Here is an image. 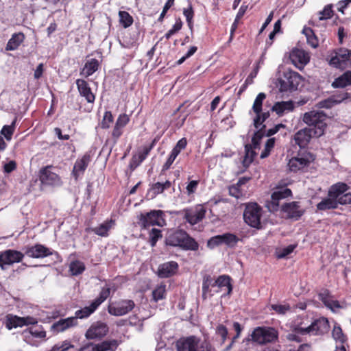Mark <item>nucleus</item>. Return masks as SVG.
<instances>
[{
  "label": "nucleus",
  "mask_w": 351,
  "mask_h": 351,
  "mask_svg": "<svg viewBox=\"0 0 351 351\" xmlns=\"http://www.w3.org/2000/svg\"><path fill=\"white\" fill-rule=\"evenodd\" d=\"M350 186L345 182H339L332 184L328 190V197L324 198L317 204L319 210L336 209L339 204H351V193L347 192Z\"/></svg>",
  "instance_id": "f257e3e1"
},
{
  "label": "nucleus",
  "mask_w": 351,
  "mask_h": 351,
  "mask_svg": "<svg viewBox=\"0 0 351 351\" xmlns=\"http://www.w3.org/2000/svg\"><path fill=\"white\" fill-rule=\"evenodd\" d=\"M165 244L172 247H179L184 250L197 251L199 244L186 231L178 230L166 237Z\"/></svg>",
  "instance_id": "f03ea898"
},
{
  "label": "nucleus",
  "mask_w": 351,
  "mask_h": 351,
  "mask_svg": "<svg viewBox=\"0 0 351 351\" xmlns=\"http://www.w3.org/2000/svg\"><path fill=\"white\" fill-rule=\"evenodd\" d=\"M326 114L322 111L312 110L304 114L302 121L308 125V129L314 134V136L320 137L326 128Z\"/></svg>",
  "instance_id": "7ed1b4c3"
},
{
  "label": "nucleus",
  "mask_w": 351,
  "mask_h": 351,
  "mask_svg": "<svg viewBox=\"0 0 351 351\" xmlns=\"http://www.w3.org/2000/svg\"><path fill=\"white\" fill-rule=\"evenodd\" d=\"M278 339V332L274 327L258 326L254 328L246 341H252L257 345L264 346L275 343Z\"/></svg>",
  "instance_id": "20e7f679"
},
{
  "label": "nucleus",
  "mask_w": 351,
  "mask_h": 351,
  "mask_svg": "<svg viewBox=\"0 0 351 351\" xmlns=\"http://www.w3.org/2000/svg\"><path fill=\"white\" fill-rule=\"evenodd\" d=\"M177 351H215L211 344L206 341H201L195 336L180 339L176 343Z\"/></svg>",
  "instance_id": "39448f33"
},
{
  "label": "nucleus",
  "mask_w": 351,
  "mask_h": 351,
  "mask_svg": "<svg viewBox=\"0 0 351 351\" xmlns=\"http://www.w3.org/2000/svg\"><path fill=\"white\" fill-rule=\"evenodd\" d=\"M262 216V208L256 202H250L245 204L243 212L245 222L256 229L262 228L261 218Z\"/></svg>",
  "instance_id": "423d86ee"
},
{
  "label": "nucleus",
  "mask_w": 351,
  "mask_h": 351,
  "mask_svg": "<svg viewBox=\"0 0 351 351\" xmlns=\"http://www.w3.org/2000/svg\"><path fill=\"white\" fill-rule=\"evenodd\" d=\"M315 159V155L308 151H300L295 157H292L288 163L289 170L298 172L303 170L313 162Z\"/></svg>",
  "instance_id": "0eeeda50"
},
{
  "label": "nucleus",
  "mask_w": 351,
  "mask_h": 351,
  "mask_svg": "<svg viewBox=\"0 0 351 351\" xmlns=\"http://www.w3.org/2000/svg\"><path fill=\"white\" fill-rule=\"evenodd\" d=\"M163 214L161 210H152L146 213H141L138 223L142 229H147L154 226H162Z\"/></svg>",
  "instance_id": "6e6552de"
},
{
  "label": "nucleus",
  "mask_w": 351,
  "mask_h": 351,
  "mask_svg": "<svg viewBox=\"0 0 351 351\" xmlns=\"http://www.w3.org/2000/svg\"><path fill=\"white\" fill-rule=\"evenodd\" d=\"M329 64L335 68L344 69L351 65V50L339 48L330 55Z\"/></svg>",
  "instance_id": "1a4fd4ad"
},
{
  "label": "nucleus",
  "mask_w": 351,
  "mask_h": 351,
  "mask_svg": "<svg viewBox=\"0 0 351 351\" xmlns=\"http://www.w3.org/2000/svg\"><path fill=\"white\" fill-rule=\"evenodd\" d=\"M329 328L328 321L325 317H319L314 320L310 325L304 323V326H298L295 331L300 332L302 335L313 332L315 335H322L328 331Z\"/></svg>",
  "instance_id": "9d476101"
},
{
  "label": "nucleus",
  "mask_w": 351,
  "mask_h": 351,
  "mask_svg": "<svg viewBox=\"0 0 351 351\" xmlns=\"http://www.w3.org/2000/svg\"><path fill=\"white\" fill-rule=\"evenodd\" d=\"M301 75L293 71L288 70L284 73L283 78L279 80L280 92L296 90L301 82Z\"/></svg>",
  "instance_id": "9b49d317"
},
{
  "label": "nucleus",
  "mask_w": 351,
  "mask_h": 351,
  "mask_svg": "<svg viewBox=\"0 0 351 351\" xmlns=\"http://www.w3.org/2000/svg\"><path fill=\"white\" fill-rule=\"evenodd\" d=\"M53 168L52 165H47L40 169L39 180L43 185L58 186L62 184L61 177L52 171Z\"/></svg>",
  "instance_id": "f8f14e48"
},
{
  "label": "nucleus",
  "mask_w": 351,
  "mask_h": 351,
  "mask_svg": "<svg viewBox=\"0 0 351 351\" xmlns=\"http://www.w3.org/2000/svg\"><path fill=\"white\" fill-rule=\"evenodd\" d=\"M135 306V303L132 300H121L119 302L109 304L108 312L111 315L123 316L131 312Z\"/></svg>",
  "instance_id": "ddd939ff"
},
{
  "label": "nucleus",
  "mask_w": 351,
  "mask_h": 351,
  "mask_svg": "<svg viewBox=\"0 0 351 351\" xmlns=\"http://www.w3.org/2000/svg\"><path fill=\"white\" fill-rule=\"evenodd\" d=\"M25 252L22 253L16 250H6L0 253V267L2 270L6 269V265L22 262Z\"/></svg>",
  "instance_id": "4468645a"
},
{
  "label": "nucleus",
  "mask_w": 351,
  "mask_h": 351,
  "mask_svg": "<svg viewBox=\"0 0 351 351\" xmlns=\"http://www.w3.org/2000/svg\"><path fill=\"white\" fill-rule=\"evenodd\" d=\"M109 332L107 324L97 321L90 325L85 333V337L88 340H101L105 337Z\"/></svg>",
  "instance_id": "2eb2a0df"
},
{
  "label": "nucleus",
  "mask_w": 351,
  "mask_h": 351,
  "mask_svg": "<svg viewBox=\"0 0 351 351\" xmlns=\"http://www.w3.org/2000/svg\"><path fill=\"white\" fill-rule=\"evenodd\" d=\"M292 196V191L288 188H277L271 195V201L267 202V207L271 212L279 210V201Z\"/></svg>",
  "instance_id": "dca6fc26"
},
{
  "label": "nucleus",
  "mask_w": 351,
  "mask_h": 351,
  "mask_svg": "<svg viewBox=\"0 0 351 351\" xmlns=\"http://www.w3.org/2000/svg\"><path fill=\"white\" fill-rule=\"evenodd\" d=\"M184 219L191 225H195L204 219L206 210L202 204H197L194 208L184 210Z\"/></svg>",
  "instance_id": "f3484780"
},
{
  "label": "nucleus",
  "mask_w": 351,
  "mask_h": 351,
  "mask_svg": "<svg viewBox=\"0 0 351 351\" xmlns=\"http://www.w3.org/2000/svg\"><path fill=\"white\" fill-rule=\"evenodd\" d=\"M78 324V321L75 320V317L61 318L51 324L50 330L53 334L57 335L77 326Z\"/></svg>",
  "instance_id": "a211bd4d"
},
{
  "label": "nucleus",
  "mask_w": 351,
  "mask_h": 351,
  "mask_svg": "<svg viewBox=\"0 0 351 351\" xmlns=\"http://www.w3.org/2000/svg\"><path fill=\"white\" fill-rule=\"evenodd\" d=\"M51 249L42 244H35L25 248V255L33 258H43L52 255Z\"/></svg>",
  "instance_id": "6ab92c4d"
},
{
  "label": "nucleus",
  "mask_w": 351,
  "mask_h": 351,
  "mask_svg": "<svg viewBox=\"0 0 351 351\" xmlns=\"http://www.w3.org/2000/svg\"><path fill=\"white\" fill-rule=\"evenodd\" d=\"M213 282H215V277L209 274L203 276L202 287L203 300L211 298L215 294L218 293V291H216L217 285Z\"/></svg>",
  "instance_id": "aec40b11"
},
{
  "label": "nucleus",
  "mask_w": 351,
  "mask_h": 351,
  "mask_svg": "<svg viewBox=\"0 0 351 351\" xmlns=\"http://www.w3.org/2000/svg\"><path fill=\"white\" fill-rule=\"evenodd\" d=\"M215 285H217L216 291L218 293L224 291L221 297L230 296L232 294L233 286L232 284V278L228 275H220L217 278H215Z\"/></svg>",
  "instance_id": "412c9836"
},
{
  "label": "nucleus",
  "mask_w": 351,
  "mask_h": 351,
  "mask_svg": "<svg viewBox=\"0 0 351 351\" xmlns=\"http://www.w3.org/2000/svg\"><path fill=\"white\" fill-rule=\"evenodd\" d=\"M281 211L286 214L287 219L295 220H298L304 213V210L300 208L298 202H291L282 204Z\"/></svg>",
  "instance_id": "4be33fe9"
},
{
  "label": "nucleus",
  "mask_w": 351,
  "mask_h": 351,
  "mask_svg": "<svg viewBox=\"0 0 351 351\" xmlns=\"http://www.w3.org/2000/svg\"><path fill=\"white\" fill-rule=\"evenodd\" d=\"M90 161V152L85 153L80 158L77 159L72 170V175L75 180H78L80 175L84 174Z\"/></svg>",
  "instance_id": "5701e85b"
},
{
  "label": "nucleus",
  "mask_w": 351,
  "mask_h": 351,
  "mask_svg": "<svg viewBox=\"0 0 351 351\" xmlns=\"http://www.w3.org/2000/svg\"><path fill=\"white\" fill-rule=\"evenodd\" d=\"M75 83L80 95L84 97L88 103L93 104L95 100V95L92 92L88 83L82 79H77Z\"/></svg>",
  "instance_id": "b1692460"
},
{
  "label": "nucleus",
  "mask_w": 351,
  "mask_h": 351,
  "mask_svg": "<svg viewBox=\"0 0 351 351\" xmlns=\"http://www.w3.org/2000/svg\"><path fill=\"white\" fill-rule=\"evenodd\" d=\"M179 268V265L176 261H169L160 264L158 268V276L160 278H167L175 275Z\"/></svg>",
  "instance_id": "393cba45"
},
{
  "label": "nucleus",
  "mask_w": 351,
  "mask_h": 351,
  "mask_svg": "<svg viewBox=\"0 0 351 351\" xmlns=\"http://www.w3.org/2000/svg\"><path fill=\"white\" fill-rule=\"evenodd\" d=\"M290 60L297 66H304L310 60V56L307 52L303 49L298 48L293 49L290 53Z\"/></svg>",
  "instance_id": "a878e982"
},
{
  "label": "nucleus",
  "mask_w": 351,
  "mask_h": 351,
  "mask_svg": "<svg viewBox=\"0 0 351 351\" xmlns=\"http://www.w3.org/2000/svg\"><path fill=\"white\" fill-rule=\"evenodd\" d=\"M315 137L310 129L305 128L300 130L294 135V141L300 147L303 148L308 145L311 138Z\"/></svg>",
  "instance_id": "bb28decb"
},
{
  "label": "nucleus",
  "mask_w": 351,
  "mask_h": 351,
  "mask_svg": "<svg viewBox=\"0 0 351 351\" xmlns=\"http://www.w3.org/2000/svg\"><path fill=\"white\" fill-rule=\"evenodd\" d=\"M117 339L105 340L101 343L94 344L89 343L88 347L91 346V351H116L119 346Z\"/></svg>",
  "instance_id": "cd10ccee"
},
{
  "label": "nucleus",
  "mask_w": 351,
  "mask_h": 351,
  "mask_svg": "<svg viewBox=\"0 0 351 351\" xmlns=\"http://www.w3.org/2000/svg\"><path fill=\"white\" fill-rule=\"evenodd\" d=\"M172 183L169 180H166L165 182H157L149 185L147 195L149 196L151 199L155 198L158 195L170 189Z\"/></svg>",
  "instance_id": "c85d7f7f"
},
{
  "label": "nucleus",
  "mask_w": 351,
  "mask_h": 351,
  "mask_svg": "<svg viewBox=\"0 0 351 351\" xmlns=\"http://www.w3.org/2000/svg\"><path fill=\"white\" fill-rule=\"evenodd\" d=\"M114 223V221L112 219L105 221L104 223L100 224L99 226L95 228H86L85 231L86 232H93L95 234L106 237L109 235V231L112 228V225Z\"/></svg>",
  "instance_id": "c756f323"
},
{
  "label": "nucleus",
  "mask_w": 351,
  "mask_h": 351,
  "mask_svg": "<svg viewBox=\"0 0 351 351\" xmlns=\"http://www.w3.org/2000/svg\"><path fill=\"white\" fill-rule=\"evenodd\" d=\"M294 109V104L292 101L276 102L271 108L278 117H282L285 112H291Z\"/></svg>",
  "instance_id": "7c9ffc66"
},
{
  "label": "nucleus",
  "mask_w": 351,
  "mask_h": 351,
  "mask_svg": "<svg viewBox=\"0 0 351 351\" xmlns=\"http://www.w3.org/2000/svg\"><path fill=\"white\" fill-rule=\"evenodd\" d=\"M305 317H298L295 320L293 324L291 326L292 332L289 333L287 335V339L291 341H295L298 343H300L302 341V339L300 337L299 335H302L300 332H296L294 330L298 326H304Z\"/></svg>",
  "instance_id": "2f4dec72"
},
{
  "label": "nucleus",
  "mask_w": 351,
  "mask_h": 351,
  "mask_svg": "<svg viewBox=\"0 0 351 351\" xmlns=\"http://www.w3.org/2000/svg\"><path fill=\"white\" fill-rule=\"evenodd\" d=\"M25 38V36L23 32L14 33L8 40L5 47V50L14 51L17 49L21 44L24 41Z\"/></svg>",
  "instance_id": "473e14b6"
},
{
  "label": "nucleus",
  "mask_w": 351,
  "mask_h": 351,
  "mask_svg": "<svg viewBox=\"0 0 351 351\" xmlns=\"http://www.w3.org/2000/svg\"><path fill=\"white\" fill-rule=\"evenodd\" d=\"M351 85V71H347L336 78L332 83L335 88H343Z\"/></svg>",
  "instance_id": "72a5a7b5"
},
{
  "label": "nucleus",
  "mask_w": 351,
  "mask_h": 351,
  "mask_svg": "<svg viewBox=\"0 0 351 351\" xmlns=\"http://www.w3.org/2000/svg\"><path fill=\"white\" fill-rule=\"evenodd\" d=\"M23 321L21 317L9 313L5 317L4 324L7 329L12 330L18 327H23Z\"/></svg>",
  "instance_id": "f704fd0d"
},
{
  "label": "nucleus",
  "mask_w": 351,
  "mask_h": 351,
  "mask_svg": "<svg viewBox=\"0 0 351 351\" xmlns=\"http://www.w3.org/2000/svg\"><path fill=\"white\" fill-rule=\"evenodd\" d=\"M99 66V62L96 58H92L87 60L85 65L81 71V74L84 75L85 77H88L96 72Z\"/></svg>",
  "instance_id": "c9c22d12"
},
{
  "label": "nucleus",
  "mask_w": 351,
  "mask_h": 351,
  "mask_svg": "<svg viewBox=\"0 0 351 351\" xmlns=\"http://www.w3.org/2000/svg\"><path fill=\"white\" fill-rule=\"evenodd\" d=\"M332 336L336 341L341 343L340 345H346L348 348H350L348 343V337L343 332L342 328L339 325L334 326Z\"/></svg>",
  "instance_id": "e433bc0d"
},
{
  "label": "nucleus",
  "mask_w": 351,
  "mask_h": 351,
  "mask_svg": "<svg viewBox=\"0 0 351 351\" xmlns=\"http://www.w3.org/2000/svg\"><path fill=\"white\" fill-rule=\"evenodd\" d=\"M97 308V306L91 302L90 306H85L84 308L76 311L75 312V316H72V317H75V320H77V319L87 318L93 314Z\"/></svg>",
  "instance_id": "4c0bfd02"
},
{
  "label": "nucleus",
  "mask_w": 351,
  "mask_h": 351,
  "mask_svg": "<svg viewBox=\"0 0 351 351\" xmlns=\"http://www.w3.org/2000/svg\"><path fill=\"white\" fill-rule=\"evenodd\" d=\"M302 33L305 35L307 43L313 48L315 49L319 46V40L315 32L311 27H304Z\"/></svg>",
  "instance_id": "58836bf2"
},
{
  "label": "nucleus",
  "mask_w": 351,
  "mask_h": 351,
  "mask_svg": "<svg viewBox=\"0 0 351 351\" xmlns=\"http://www.w3.org/2000/svg\"><path fill=\"white\" fill-rule=\"evenodd\" d=\"M255 149L250 144L245 145V156L242 162L244 167H248L253 162L256 155Z\"/></svg>",
  "instance_id": "ea45409f"
},
{
  "label": "nucleus",
  "mask_w": 351,
  "mask_h": 351,
  "mask_svg": "<svg viewBox=\"0 0 351 351\" xmlns=\"http://www.w3.org/2000/svg\"><path fill=\"white\" fill-rule=\"evenodd\" d=\"M16 121L17 118L15 117L10 125H5L1 128L0 134L1 136L3 135L7 141L12 139V135L15 131Z\"/></svg>",
  "instance_id": "a19ab883"
},
{
  "label": "nucleus",
  "mask_w": 351,
  "mask_h": 351,
  "mask_svg": "<svg viewBox=\"0 0 351 351\" xmlns=\"http://www.w3.org/2000/svg\"><path fill=\"white\" fill-rule=\"evenodd\" d=\"M86 267L80 261H73L69 265V271L73 276H78L85 271Z\"/></svg>",
  "instance_id": "79ce46f5"
},
{
  "label": "nucleus",
  "mask_w": 351,
  "mask_h": 351,
  "mask_svg": "<svg viewBox=\"0 0 351 351\" xmlns=\"http://www.w3.org/2000/svg\"><path fill=\"white\" fill-rule=\"evenodd\" d=\"M221 235L222 244L226 245L229 247H234L239 241V237L232 233H225Z\"/></svg>",
  "instance_id": "37998d69"
},
{
  "label": "nucleus",
  "mask_w": 351,
  "mask_h": 351,
  "mask_svg": "<svg viewBox=\"0 0 351 351\" xmlns=\"http://www.w3.org/2000/svg\"><path fill=\"white\" fill-rule=\"evenodd\" d=\"M119 23L124 28L130 27L133 22V17L126 11L119 12Z\"/></svg>",
  "instance_id": "c03bdc74"
},
{
  "label": "nucleus",
  "mask_w": 351,
  "mask_h": 351,
  "mask_svg": "<svg viewBox=\"0 0 351 351\" xmlns=\"http://www.w3.org/2000/svg\"><path fill=\"white\" fill-rule=\"evenodd\" d=\"M158 141V138L156 137L152 140V143L149 145H145L142 147V149H139L138 150L136 154L141 158V159H142L143 161L146 159Z\"/></svg>",
  "instance_id": "a18cd8bd"
},
{
  "label": "nucleus",
  "mask_w": 351,
  "mask_h": 351,
  "mask_svg": "<svg viewBox=\"0 0 351 351\" xmlns=\"http://www.w3.org/2000/svg\"><path fill=\"white\" fill-rule=\"evenodd\" d=\"M265 128L266 125H263L260 129H258V130L254 132L252 138V143L250 144L254 147V149L259 148L261 141L265 136Z\"/></svg>",
  "instance_id": "49530a36"
},
{
  "label": "nucleus",
  "mask_w": 351,
  "mask_h": 351,
  "mask_svg": "<svg viewBox=\"0 0 351 351\" xmlns=\"http://www.w3.org/2000/svg\"><path fill=\"white\" fill-rule=\"evenodd\" d=\"M270 113L269 111L258 112L256 114V117L254 119V126L256 129H260L263 125V123L269 117Z\"/></svg>",
  "instance_id": "de8ad7c7"
},
{
  "label": "nucleus",
  "mask_w": 351,
  "mask_h": 351,
  "mask_svg": "<svg viewBox=\"0 0 351 351\" xmlns=\"http://www.w3.org/2000/svg\"><path fill=\"white\" fill-rule=\"evenodd\" d=\"M265 99L266 94L265 93H260L257 95L252 108L255 114H258L263 110V104Z\"/></svg>",
  "instance_id": "09e8293b"
},
{
  "label": "nucleus",
  "mask_w": 351,
  "mask_h": 351,
  "mask_svg": "<svg viewBox=\"0 0 351 351\" xmlns=\"http://www.w3.org/2000/svg\"><path fill=\"white\" fill-rule=\"evenodd\" d=\"M244 183V179H240L236 184L230 186L228 187L229 195L237 199L240 198L243 195L240 186Z\"/></svg>",
  "instance_id": "8fccbe9b"
},
{
  "label": "nucleus",
  "mask_w": 351,
  "mask_h": 351,
  "mask_svg": "<svg viewBox=\"0 0 351 351\" xmlns=\"http://www.w3.org/2000/svg\"><path fill=\"white\" fill-rule=\"evenodd\" d=\"M110 295V287H103L99 294L92 302L98 308Z\"/></svg>",
  "instance_id": "3c124183"
},
{
  "label": "nucleus",
  "mask_w": 351,
  "mask_h": 351,
  "mask_svg": "<svg viewBox=\"0 0 351 351\" xmlns=\"http://www.w3.org/2000/svg\"><path fill=\"white\" fill-rule=\"evenodd\" d=\"M166 296V286L164 284L158 285L152 291L153 300L158 302L160 300L165 298Z\"/></svg>",
  "instance_id": "603ef678"
},
{
  "label": "nucleus",
  "mask_w": 351,
  "mask_h": 351,
  "mask_svg": "<svg viewBox=\"0 0 351 351\" xmlns=\"http://www.w3.org/2000/svg\"><path fill=\"white\" fill-rule=\"evenodd\" d=\"M29 332L35 338L45 339L46 331L42 325H36L28 328Z\"/></svg>",
  "instance_id": "864d4df0"
},
{
  "label": "nucleus",
  "mask_w": 351,
  "mask_h": 351,
  "mask_svg": "<svg viewBox=\"0 0 351 351\" xmlns=\"http://www.w3.org/2000/svg\"><path fill=\"white\" fill-rule=\"evenodd\" d=\"M149 243L152 247L156 245L157 241L162 237V231L157 228H152L149 234Z\"/></svg>",
  "instance_id": "5fc2aeb1"
},
{
  "label": "nucleus",
  "mask_w": 351,
  "mask_h": 351,
  "mask_svg": "<svg viewBox=\"0 0 351 351\" xmlns=\"http://www.w3.org/2000/svg\"><path fill=\"white\" fill-rule=\"evenodd\" d=\"M114 117L110 111H106L104 114L103 119L100 123V127L102 129H108L113 123Z\"/></svg>",
  "instance_id": "6e6d98bb"
},
{
  "label": "nucleus",
  "mask_w": 351,
  "mask_h": 351,
  "mask_svg": "<svg viewBox=\"0 0 351 351\" xmlns=\"http://www.w3.org/2000/svg\"><path fill=\"white\" fill-rule=\"evenodd\" d=\"M183 14L186 17L188 26L190 29H192L193 25V19L194 17V10L191 3H189L187 8H184Z\"/></svg>",
  "instance_id": "4d7b16f0"
},
{
  "label": "nucleus",
  "mask_w": 351,
  "mask_h": 351,
  "mask_svg": "<svg viewBox=\"0 0 351 351\" xmlns=\"http://www.w3.org/2000/svg\"><path fill=\"white\" fill-rule=\"evenodd\" d=\"M275 138H269L265 143L264 149L261 154V158H265L269 156L271 151L275 145Z\"/></svg>",
  "instance_id": "13d9d810"
},
{
  "label": "nucleus",
  "mask_w": 351,
  "mask_h": 351,
  "mask_svg": "<svg viewBox=\"0 0 351 351\" xmlns=\"http://www.w3.org/2000/svg\"><path fill=\"white\" fill-rule=\"evenodd\" d=\"M318 298L326 306V304H329V302L334 298V295L331 294L328 289H323L318 293Z\"/></svg>",
  "instance_id": "bf43d9fd"
},
{
  "label": "nucleus",
  "mask_w": 351,
  "mask_h": 351,
  "mask_svg": "<svg viewBox=\"0 0 351 351\" xmlns=\"http://www.w3.org/2000/svg\"><path fill=\"white\" fill-rule=\"evenodd\" d=\"M319 14L320 15L319 17V19L320 21L330 19L333 15L332 5H326L324 8L323 10L319 12Z\"/></svg>",
  "instance_id": "052dcab7"
},
{
  "label": "nucleus",
  "mask_w": 351,
  "mask_h": 351,
  "mask_svg": "<svg viewBox=\"0 0 351 351\" xmlns=\"http://www.w3.org/2000/svg\"><path fill=\"white\" fill-rule=\"evenodd\" d=\"M141 158L137 154L132 156L129 163V167L131 171L135 170L143 162Z\"/></svg>",
  "instance_id": "680f3d73"
},
{
  "label": "nucleus",
  "mask_w": 351,
  "mask_h": 351,
  "mask_svg": "<svg viewBox=\"0 0 351 351\" xmlns=\"http://www.w3.org/2000/svg\"><path fill=\"white\" fill-rule=\"evenodd\" d=\"M216 333L221 337L222 343H225L228 335L227 328L223 324H219L216 328Z\"/></svg>",
  "instance_id": "e2e57ef3"
},
{
  "label": "nucleus",
  "mask_w": 351,
  "mask_h": 351,
  "mask_svg": "<svg viewBox=\"0 0 351 351\" xmlns=\"http://www.w3.org/2000/svg\"><path fill=\"white\" fill-rule=\"evenodd\" d=\"M130 122V117L127 114L123 113L119 115L115 125L124 128Z\"/></svg>",
  "instance_id": "0e129e2a"
},
{
  "label": "nucleus",
  "mask_w": 351,
  "mask_h": 351,
  "mask_svg": "<svg viewBox=\"0 0 351 351\" xmlns=\"http://www.w3.org/2000/svg\"><path fill=\"white\" fill-rule=\"evenodd\" d=\"M222 241H221V235H216L213 237H211L207 242V246L210 249H213L215 247L221 245Z\"/></svg>",
  "instance_id": "69168bd1"
},
{
  "label": "nucleus",
  "mask_w": 351,
  "mask_h": 351,
  "mask_svg": "<svg viewBox=\"0 0 351 351\" xmlns=\"http://www.w3.org/2000/svg\"><path fill=\"white\" fill-rule=\"evenodd\" d=\"M123 133V128L114 124L112 131V133H111V136H112V138L113 139L114 143H116L117 142V141L121 136Z\"/></svg>",
  "instance_id": "338daca9"
},
{
  "label": "nucleus",
  "mask_w": 351,
  "mask_h": 351,
  "mask_svg": "<svg viewBox=\"0 0 351 351\" xmlns=\"http://www.w3.org/2000/svg\"><path fill=\"white\" fill-rule=\"evenodd\" d=\"M3 168V172L6 174H9L16 169L17 163L15 160H10L8 163L4 164Z\"/></svg>",
  "instance_id": "774afa93"
}]
</instances>
